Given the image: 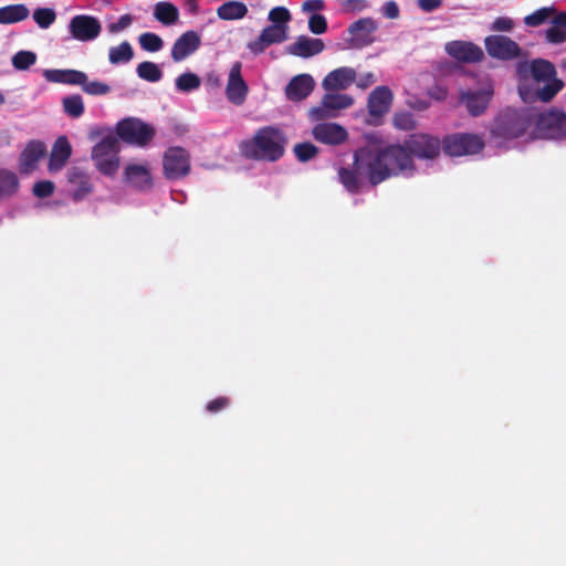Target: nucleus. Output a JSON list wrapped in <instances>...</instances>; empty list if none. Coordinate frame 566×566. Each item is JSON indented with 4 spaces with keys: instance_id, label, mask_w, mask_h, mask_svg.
I'll use <instances>...</instances> for the list:
<instances>
[{
    "instance_id": "nucleus-44",
    "label": "nucleus",
    "mask_w": 566,
    "mask_h": 566,
    "mask_svg": "<svg viewBox=\"0 0 566 566\" xmlns=\"http://www.w3.org/2000/svg\"><path fill=\"white\" fill-rule=\"evenodd\" d=\"M33 19L41 29H48L56 19V13L51 8H38L33 12Z\"/></svg>"
},
{
    "instance_id": "nucleus-25",
    "label": "nucleus",
    "mask_w": 566,
    "mask_h": 566,
    "mask_svg": "<svg viewBox=\"0 0 566 566\" xmlns=\"http://www.w3.org/2000/svg\"><path fill=\"white\" fill-rule=\"evenodd\" d=\"M315 81L310 74H298L291 78L285 87V96L291 102L305 99L314 90Z\"/></svg>"
},
{
    "instance_id": "nucleus-34",
    "label": "nucleus",
    "mask_w": 566,
    "mask_h": 566,
    "mask_svg": "<svg viewBox=\"0 0 566 566\" xmlns=\"http://www.w3.org/2000/svg\"><path fill=\"white\" fill-rule=\"evenodd\" d=\"M154 17L164 25H172L179 18V11L174 3L160 1L155 4Z\"/></svg>"
},
{
    "instance_id": "nucleus-61",
    "label": "nucleus",
    "mask_w": 566,
    "mask_h": 566,
    "mask_svg": "<svg viewBox=\"0 0 566 566\" xmlns=\"http://www.w3.org/2000/svg\"><path fill=\"white\" fill-rule=\"evenodd\" d=\"M6 103V97L4 95L2 94V92L0 91V105L4 104Z\"/></svg>"
},
{
    "instance_id": "nucleus-35",
    "label": "nucleus",
    "mask_w": 566,
    "mask_h": 566,
    "mask_svg": "<svg viewBox=\"0 0 566 566\" xmlns=\"http://www.w3.org/2000/svg\"><path fill=\"white\" fill-rule=\"evenodd\" d=\"M133 57L134 50L128 41H123L120 44L109 48L108 60L111 64L128 63Z\"/></svg>"
},
{
    "instance_id": "nucleus-19",
    "label": "nucleus",
    "mask_w": 566,
    "mask_h": 566,
    "mask_svg": "<svg viewBox=\"0 0 566 566\" xmlns=\"http://www.w3.org/2000/svg\"><path fill=\"white\" fill-rule=\"evenodd\" d=\"M201 45V36L197 31L189 30L176 39L171 48L174 62H181L192 55Z\"/></svg>"
},
{
    "instance_id": "nucleus-8",
    "label": "nucleus",
    "mask_w": 566,
    "mask_h": 566,
    "mask_svg": "<svg viewBox=\"0 0 566 566\" xmlns=\"http://www.w3.org/2000/svg\"><path fill=\"white\" fill-rule=\"evenodd\" d=\"M484 148L483 139L476 134L458 133L443 139V150L447 155L460 157L474 155Z\"/></svg>"
},
{
    "instance_id": "nucleus-4",
    "label": "nucleus",
    "mask_w": 566,
    "mask_h": 566,
    "mask_svg": "<svg viewBox=\"0 0 566 566\" xmlns=\"http://www.w3.org/2000/svg\"><path fill=\"white\" fill-rule=\"evenodd\" d=\"M521 65L518 72L522 73ZM531 77L536 85L534 97L543 103L551 102L564 87V82L556 76L555 65L544 59H535L527 65Z\"/></svg>"
},
{
    "instance_id": "nucleus-47",
    "label": "nucleus",
    "mask_w": 566,
    "mask_h": 566,
    "mask_svg": "<svg viewBox=\"0 0 566 566\" xmlns=\"http://www.w3.org/2000/svg\"><path fill=\"white\" fill-rule=\"evenodd\" d=\"M54 182L51 180L38 181L33 185L32 192L35 197L44 199L54 193Z\"/></svg>"
},
{
    "instance_id": "nucleus-21",
    "label": "nucleus",
    "mask_w": 566,
    "mask_h": 566,
    "mask_svg": "<svg viewBox=\"0 0 566 566\" xmlns=\"http://www.w3.org/2000/svg\"><path fill=\"white\" fill-rule=\"evenodd\" d=\"M67 181L72 186L70 197L78 202L85 199L94 190L91 177L87 172L78 167H72L67 170Z\"/></svg>"
},
{
    "instance_id": "nucleus-38",
    "label": "nucleus",
    "mask_w": 566,
    "mask_h": 566,
    "mask_svg": "<svg viewBox=\"0 0 566 566\" xmlns=\"http://www.w3.org/2000/svg\"><path fill=\"white\" fill-rule=\"evenodd\" d=\"M62 105L64 112L73 118H77L84 113L83 98L78 94L65 96L62 99Z\"/></svg>"
},
{
    "instance_id": "nucleus-51",
    "label": "nucleus",
    "mask_w": 566,
    "mask_h": 566,
    "mask_svg": "<svg viewBox=\"0 0 566 566\" xmlns=\"http://www.w3.org/2000/svg\"><path fill=\"white\" fill-rule=\"evenodd\" d=\"M134 21V17L132 14H124L119 17L116 22H112L107 25L109 33H118L125 29H127Z\"/></svg>"
},
{
    "instance_id": "nucleus-27",
    "label": "nucleus",
    "mask_w": 566,
    "mask_h": 566,
    "mask_svg": "<svg viewBox=\"0 0 566 566\" xmlns=\"http://www.w3.org/2000/svg\"><path fill=\"white\" fill-rule=\"evenodd\" d=\"M72 155V147L65 136H60L52 146L48 169L51 172L61 170Z\"/></svg>"
},
{
    "instance_id": "nucleus-10",
    "label": "nucleus",
    "mask_w": 566,
    "mask_h": 566,
    "mask_svg": "<svg viewBox=\"0 0 566 566\" xmlns=\"http://www.w3.org/2000/svg\"><path fill=\"white\" fill-rule=\"evenodd\" d=\"M488 54L501 61H511L523 55L517 42L506 35H489L484 39Z\"/></svg>"
},
{
    "instance_id": "nucleus-18",
    "label": "nucleus",
    "mask_w": 566,
    "mask_h": 566,
    "mask_svg": "<svg viewBox=\"0 0 566 566\" xmlns=\"http://www.w3.org/2000/svg\"><path fill=\"white\" fill-rule=\"evenodd\" d=\"M314 139L318 143L338 146L348 138L347 130L337 123H318L312 129Z\"/></svg>"
},
{
    "instance_id": "nucleus-32",
    "label": "nucleus",
    "mask_w": 566,
    "mask_h": 566,
    "mask_svg": "<svg viewBox=\"0 0 566 566\" xmlns=\"http://www.w3.org/2000/svg\"><path fill=\"white\" fill-rule=\"evenodd\" d=\"M30 14L23 3L8 4L0 8V24H13L25 20Z\"/></svg>"
},
{
    "instance_id": "nucleus-59",
    "label": "nucleus",
    "mask_w": 566,
    "mask_h": 566,
    "mask_svg": "<svg viewBox=\"0 0 566 566\" xmlns=\"http://www.w3.org/2000/svg\"><path fill=\"white\" fill-rule=\"evenodd\" d=\"M552 24L565 30L566 29V12H559L556 15H553Z\"/></svg>"
},
{
    "instance_id": "nucleus-48",
    "label": "nucleus",
    "mask_w": 566,
    "mask_h": 566,
    "mask_svg": "<svg viewBox=\"0 0 566 566\" xmlns=\"http://www.w3.org/2000/svg\"><path fill=\"white\" fill-rule=\"evenodd\" d=\"M308 29L314 34H323L327 30L326 18L322 14L314 13L310 17Z\"/></svg>"
},
{
    "instance_id": "nucleus-14",
    "label": "nucleus",
    "mask_w": 566,
    "mask_h": 566,
    "mask_svg": "<svg viewBox=\"0 0 566 566\" xmlns=\"http://www.w3.org/2000/svg\"><path fill=\"white\" fill-rule=\"evenodd\" d=\"M69 31L73 39L81 42L95 40L102 32L99 20L93 15L77 14L69 23Z\"/></svg>"
},
{
    "instance_id": "nucleus-29",
    "label": "nucleus",
    "mask_w": 566,
    "mask_h": 566,
    "mask_svg": "<svg viewBox=\"0 0 566 566\" xmlns=\"http://www.w3.org/2000/svg\"><path fill=\"white\" fill-rule=\"evenodd\" d=\"M339 180L343 186L352 193H357L360 190L359 176L367 177V169H358L356 165V153L354 154L353 168L340 167L338 170Z\"/></svg>"
},
{
    "instance_id": "nucleus-56",
    "label": "nucleus",
    "mask_w": 566,
    "mask_h": 566,
    "mask_svg": "<svg viewBox=\"0 0 566 566\" xmlns=\"http://www.w3.org/2000/svg\"><path fill=\"white\" fill-rule=\"evenodd\" d=\"M442 4V0H418V7L424 12H432Z\"/></svg>"
},
{
    "instance_id": "nucleus-37",
    "label": "nucleus",
    "mask_w": 566,
    "mask_h": 566,
    "mask_svg": "<svg viewBox=\"0 0 566 566\" xmlns=\"http://www.w3.org/2000/svg\"><path fill=\"white\" fill-rule=\"evenodd\" d=\"M175 85L179 92L189 93L200 87L201 80L196 73L185 72L176 78Z\"/></svg>"
},
{
    "instance_id": "nucleus-31",
    "label": "nucleus",
    "mask_w": 566,
    "mask_h": 566,
    "mask_svg": "<svg viewBox=\"0 0 566 566\" xmlns=\"http://www.w3.org/2000/svg\"><path fill=\"white\" fill-rule=\"evenodd\" d=\"M19 189L20 180L18 175L7 168H0V200L15 196Z\"/></svg>"
},
{
    "instance_id": "nucleus-26",
    "label": "nucleus",
    "mask_w": 566,
    "mask_h": 566,
    "mask_svg": "<svg viewBox=\"0 0 566 566\" xmlns=\"http://www.w3.org/2000/svg\"><path fill=\"white\" fill-rule=\"evenodd\" d=\"M356 81V71L352 67H338L329 72L323 80L322 86L327 92L346 90Z\"/></svg>"
},
{
    "instance_id": "nucleus-40",
    "label": "nucleus",
    "mask_w": 566,
    "mask_h": 566,
    "mask_svg": "<svg viewBox=\"0 0 566 566\" xmlns=\"http://www.w3.org/2000/svg\"><path fill=\"white\" fill-rule=\"evenodd\" d=\"M140 48L147 52H158L164 46L163 39L153 32L142 33L138 38Z\"/></svg>"
},
{
    "instance_id": "nucleus-7",
    "label": "nucleus",
    "mask_w": 566,
    "mask_h": 566,
    "mask_svg": "<svg viewBox=\"0 0 566 566\" xmlns=\"http://www.w3.org/2000/svg\"><path fill=\"white\" fill-rule=\"evenodd\" d=\"M116 136L128 144L146 146L154 138L155 129L139 118L127 117L117 123Z\"/></svg>"
},
{
    "instance_id": "nucleus-16",
    "label": "nucleus",
    "mask_w": 566,
    "mask_h": 566,
    "mask_svg": "<svg viewBox=\"0 0 566 566\" xmlns=\"http://www.w3.org/2000/svg\"><path fill=\"white\" fill-rule=\"evenodd\" d=\"M241 70V62L232 64L226 86V96L228 101L237 106H240L245 102L249 93V86L242 77Z\"/></svg>"
},
{
    "instance_id": "nucleus-33",
    "label": "nucleus",
    "mask_w": 566,
    "mask_h": 566,
    "mask_svg": "<svg viewBox=\"0 0 566 566\" xmlns=\"http://www.w3.org/2000/svg\"><path fill=\"white\" fill-rule=\"evenodd\" d=\"M247 13V6L240 1L224 2L217 9L218 18L226 21L242 19Z\"/></svg>"
},
{
    "instance_id": "nucleus-42",
    "label": "nucleus",
    "mask_w": 566,
    "mask_h": 566,
    "mask_svg": "<svg viewBox=\"0 0 566 566\" xmlns=\"http://www.w3.org/2000/svg\"><path fill=\"white\" fill-rule=\"evenodd\" d=\"M268 19L272 22L271 25H280L287 32V23L291 21L292 17L285 7H274L270 10Z\"/></svg>"
},
{
    "instance_id": "nucleus-57",
    "label": "nucleus",
    "mask_w": 566,
    "mask_h": 566,
    "mask_svg": "<svg viewBox=\"0 0 566 566\" xmlns=\"http://www.w3.org/2000/svg\"><path fill=\"white\" fill-rule=\"evenodd\" d=\"M376 81H377V78H376L375 74L371 72H368V73L360 75V77L357 81V86L359 88L365 90V88L369 87L370 85H373L374 83H376Z\"/></svg>"
},
{
    "instance_id": "nucleus-15",
    "label": "nucleus",
    "mask_w": 566,
    "mask_h": 566,
    "mask_svg": "<svg viewBox=\"0 0 566 566\" xmlns=\"http://www.w3.org/2000/svg\"><path fill=\"white\" fill-rule=\"evenodd\" d=\"M378 24L373 18H360L353 22L347 31L350 35L348 43L353 49H363L374 42L373 34L377 31Z\"/></svg>"
},
{
    "instance_id": "nucleus-5",
    "label": "nucleus",
    "mask_w": 566,
    "mask_h": 566,
    "mask_svg": "<svg viewBox=\"0 0 566 566\" xmlns=\"http://www.w3.org/2000/svg\"><path fill=\"white\" fill-rule=\"evenodd\" d=\"M119 142L115 134L108 133L92 149V159L96 169L105 176H114L119 168Z\"/></svg>"
},
{
    "instance_id": "nucleus-11",
    "label": "nucleus",
    "mask_w": 566,
    "mask_h": 566,
    "mask_svg": "<svg viewBox=\"0 0 566 566\" xmlns=\"http://www.w3.org/2000/svg\"><path fill=\"white\" fill-rule=\"evenodd\" d=\"M354 98L347 94L326 93L319 106L310 109V116L313 120H323L336 116V112L348 108L353 105Z\"/></svg>"
},
{
    "instance_id": "nucleus-2",
    "label": "nucleus",
    "mask_w": 566,
    "mask_h": 566,
    "mask_svg": "<svg viewBox=\"0 0 566 566\" xmlns=\"http://www.w3.org/2000/svg\"><path fill=\"white\" fill-rule=\"evenodd\" d=\"M286 134L277 126L260 127L254 136L240 144L241 154L253 160L275 163L280 160L287 146Z\"/></svg>"
},
{
    "instance_id": "nucleus-50",
    "label": "nucleus",
    "mask_w": 566,
    "mask_h": 566,
    "mask_svg": "<svg viewBox=\"0 0 566 566\" xmlns=\"http://www.w3.org/2000/svg\"><path fill=\"white\" fill-rule=\"evenodd\" d=\"M343 10L349 13H357L369 8L368 0H343Z\"/></svg>"
},
{
    "instance_id": "nucleus-1",
    "label": "nucleus",
    "mask_w": 566,
    "mask_h": 566,
    "mask_svg": "<svg viewBox=\"0 0 566 566\" xmlns=\"http://www.w3.org/2000/svg\"><path fill=\"white\" fill-rule=\"evenodd\" d=\"M356 165L358 169H367V179L371 186H377L392 176L416 169L413 158L400 144L385 147H361L356 150Z\"/></svg>"
},
{
    "instance_id": "nucleus-30",
    "label": "nucleus",
    "mask_w": 566,
    "mask_h": 566,
    "mask_svg": "<svg viewBox=\"0 0 566 566\" xmlns=\"http://www.w3.org/2000/svg\"><path fill=\"white\" fill-rule=\"evenodd\" d=\"M44 77L53 83L80 85L85 81V73L77 70H46Z\"/></svg>"
},
{
    "instance_id": "nucleus-58",
    "label": "nucleus",
    "mask_w": 566,
    "mask_h": 566,
    "mask_svg": "<svg viewBox=\"0 0 566 566\" xmlns=\"http://www.w3.org/2000/svg\"><path fill=\"white\" fill-rule=\"evenodd\" d=\"M206 83L211 88H220L222 86V81L216 73H209L207 75Z\"/></svg>"
},
{
    "instance_id": "nucleus-60",
    "label": "nucleus",
    "mask_w": 566,
    "mask_h": 566,
    "mask_svg": "<svg viewBox=\"0 0 566 566\" xmlns=\"http://www.w3.org/2000/svg\"><path fill=\"white\" fill-rule=\"evenodd\" d=\"M437 90H438V94L436 97L438 99H444L447 97L448 91L443 87H437Z\"/></svg>"
},
{
    "instance_id": "nucleus-6",
    "label": "nucleus",
    "mask_w": 566,
    "mask_h": 566,
    "mask_svg": "<svg viewBox=\"0 0 566 566\" xmlns=\"http://www.w3.org/2000/svg\"><path fill=\"white\" fill-rule=\"evenodd\" d=\"M533 134L541 139H566V113L557 107H552L537 114Z\"/></svg>"
},
{
    "instance_id": "nucleus-13",
    "label": "nucleus",
    "mask_w": 566,
    "mask_h": 566,
    "mask_svg": "<svg viewBox=\"0 0 566 566\" xmlns=\"http://www.w3.org/2000/svg\"><path fill=\"white\" fill-rule=\"evenodd\" d=\"M493 95V85L488 83L476 91L462 90L459 97L460 102L464 104L468 113L473 117H478L488 109Z\"/></svg>"
},
{
    "instance_id": "nucleus-23",
    "label": "nucleus",
    "mask_w": 566,
    "mask_h": 566,
    "mask_svg": "<svg viewBox=\"0 0 566 566\" xmlns=\"http://www.w3.org/2000/svg\"><path fill=\"white\" fill-rule=\"evenodd\" d=\"M392 92L387 86H377L368 97V112L371 117L380 118L387 114L392 103Z\"/></svg>"
},
{
    "instance_id": "nucleus-17",
    "label": "nucleus",
    "mask_w": 566,
    "mask_h": 566,
    "mask_svg": "<svg viewBox=\"0 0 566 566\" xmlns=\"http://www.w3.org/2000/svg\"><path fill=\"white\" fill-rule=\"evenodd\" d=\"M446 52L454 60L463 63H478L484 57L482 49L468 41H451L446 44Z\"/></svg>"
},
{
    "instance_id": "nucleus-43",
    "label": "nucleus",
    "mask_w": 566,
    "mask_h": 566,
    "mask_svg": "<svg viewBox=\"0 0 566 566\" xmlns=\"http://www.w3.org/2000/svg\"><path fill=\"white\" fill-rule=\"evenodd\" d=\"M293 151L301 163H306L317 156L318 148L310 142H304L296 144Z\"/></svg>"
},
{
    "instance_id": "nucleus-36",
    "label": "nucleus",
    "mask_w": 566,
    "mask_h": 566,
    "mask_svg": "<svg viewBox=\"0 0 566 566\" xmlns=\"http://www.w3.org/2000/svg\"><path fill=\"white\" fill-rule=\"evenodd\" d=\"M136 73L142 80L150 83H156L163 77V71L160 67L150 61L139 63L136 67Z\"/></svg>"
},
{
    "instance_id": "nucleus-24",
    "label": "nucleus",
    "mask_w": 566,
    "mask_h": 566,
    "mask_svg": "<svg viewBox=\"0 0 566 566\" xmlns=\"http://www.w3.org/2000/svg\"><path fill=\"white\" fill-rule=\"evenodd\" d=\"M324 49L323 40L300 35L296 38L295 42L286 46V52L293 56L308 59L319 54Z\"/></svg>"
},
{
    "instance_id": "nucleus-46",
    "label": "nucleus",
    "mask_w": 566,
    "mask_h": 566,
    "mask_svg": "<svg viewBox=\"0 0 566 566\" xmlns=\"http://www.w3.org/2000/svg\"><path fill=\"white\" fill-rule=\"evenodd\" d=\"M394 125L398 129L410 130L416 127V122L411 113L402 112L395 114Z\"/></svg>"
},
{
    "instance_id": "nucleus-52",
    "label": "nucleus",
    "mask_w": 566,
    "mask_h": 566,
    "mask_svg": "<svg viewBox=\"0 0 566 566\" xmlns=\"http://www.w3.org/2000/svg\"><path fill=\"white\" fill-rule=\"evenodd\" d=\"M230 406V399L226 396L217 397L216 399L209 401L206 406V410L210 413H217L221 410H224Z\"/></svg>"
},
{
    "instance_id": "nucleus-28",
    "label": "nucleus",
    "mask_w": 566,
    "mask_h": 566,
    "mask_svg": "<svg viewBox=\"0 0 566 566\" xmlns=\"http://www.w3.org/2000/svg\"><path fill=\"white\" fill-rule=\"evenodd\" d=\"M124 180L138 190H146L153 186L150 171L144 165H128L124 170Z\"/></svg>"
},
{
    "instance_id": "nucleus-53",
    "label": "nucleus",
    "mask_w": 566,
    "mask_h": 566,
    "mask_svg": "<svg viewBox=\"0 0 566 566\" xmlns=\"http://www.w3.org/2000/svg\"><path fill=\"white\" fill-rule=\"evenodd\" d=\"M513 28V20L506 17L496 18L492 23V30L494 31L510 32Z\"/></svg>"
},
{
    "instance_id": "nucleus-22",
    "label": "nucleus",
    "mask_w": 566,
    "mask_h": 566,
    "mask_svg": "<svg viewBox=\"0 0 566 566\" xmlns=\"http://www.w3.org/2000/svg\"><path fill=\"white\" fill-rule=\"evenodd\" d=\"M46 154V146L41 140H30L19 157V171L29 175L35 170L38 161Z\"/></svg>"
},
{
    "instance_id": "nucleus-3",
    "label": "nucleus",
    "mask_w": 566,
    "mask_h": 566,
    "mask_svg": "<svg viewBox=\"0 0 566 566\" xmlns=\"http://www.w3.org/2000/svg\"><path fill=\"white\" fill-rule=\"evenodd\" d=\"M532 115L526 109L506 107L499 112L490 126L493 139L507 142L523 136L532 125Z\"/></svg>"
},
{
    "instance_id": "nucleus-9",
    "label": "nucleus",
    "mask_w": 566,
    "mask_h": 566,
    "mask_svg": "<svg viewBox=\"0 0 566 566\" xmlns=\"http://www.w3.org/2000/svg\"><path fill=\"white\" fill-rule=\"evenodd\" d=\"M403 146L411 157L419 159H434L441 151L440 139L423 133L409 135L403 142Z\"/></svg>"
},
{
    "instance_id": "nucleus-20",
    "label": "nucleus",
    "mask_w": 566,
    "mask_h": 566,
    "mask_svg": "<svg viewBox=\"0 0 566 566\" xmlns=\"http://www.w3.org/2000/svg\"><path fill=\"white\" fill-rule=\"evenodd\" d=\"M287 39V32L280 25H268L260 35L248 43V49L254 55L263 53L270 45L282 43Z\"/></svg>"
},
{
    "instance_id": "nucleus-49",
    "label": "nucleus",
    "mask_w": 566,
    "mask_h": 566,
    "mask_svg": "<svg viewBox=\"0 0 566 566\" xmlns=\"http://www.w3.org/2000/svg\"><path fill=\"white\" fill-rule=\"evenodd\" d=\"M546 41L552 44H560L566 41V30L555 27L554 24L545 31Z\"/></svg>"
},
{
    "instance_id": "nucleus-39",
    "label": "nucleus",
    "mask_w": 566,
    "mask_h": 566,
    "mask_svg": "<svg viewBox=\"0 0 566 566\" xmlns=\"http://www.w3.org/2000/svg\"><path fill=\"white\" fill-rule=\"evenodd\" d=\"M556 12L554 7H543L524 18V23L527 27H539L551 19Z\"/></svg>"
},
{
    "instance_id": "nucleus-12",
    "label": "nucleus",
    "mask_w": 566,
    "mask_h": 566,
    "mask_svg": "<svg viewBox=\"0 0 566 566\" xmlns=\"http://www.w3.org/2000/svg\"><path fill=\"white\" fill-rule=\"evenodd\" d=\"M163 165L166 178H182L190 171V155L182 147H170L165 151Z\"/></svg>"
},
{
    "instance_id": "nucleus-41",
    "label": "nucleus",
    "mask_w": 566,
    "mask_h": 566,
    "mask_svg": "<svg viewBox=\"0 0 566 566\" xmlns=\"http://www.w3.org/2000/svg\"><path fill=\"white\" fill-rule=\"evenodd\" d=\"M36 62V54L32 51H19L12 56V65L15 70L27 71Z\"/></svg>"
},
{
    "instance_id": "nucleus-55",
    "label": "nucleus",
    "mask_w": 566,
    "mask_h": 566,
    "mask_svg": "<svg viewBox=\"0 0 566 566\" xmlns=\"http://www.w3.org/2000/svg\"><path fill=\"white\" fill-rule=\"evenodd\" d=\"M325 7L324 0H306L302 4V10L305 12H317L323 10Z\"/></svg>"
},
{
    "instance_id": "nucleus-45",
    "label": "nucleus",
    "mask_w": 566,
    "mask_h": 566,
    "mask_svg": "<svg viewBox=\"0 0 566 566\" xmlns=\"http://www.w3.org/2000/svg\"><path fill=\"white\" fill-rule=\"evenodd\" d=\"M82 90L88 94L94 96L106 95L111 92V86L106 83L99 81H88L87 75L85 74L84 83H80Z\"/></svg>"
},
{
    "instance_id": "nucleus-54",
    "label": "nucleus",
    "mask_w": 566,
    "mask_h": 566,
    "mask_svg": "<svg viewBox=\"0 0 566 566\" xmlns=\"http://www.w3.org/2000/svg\"><path fill=\"white\" fill-rule=\"evenodd\" d=\"M381 13L388 19H397L399 17V7L395 1H387L381 7Z\"/></svg>"
}]
</instances>
